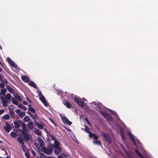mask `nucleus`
Here are the masks:
<instances>
[{"mask_svg":"<svg viewBox=\"0 0 158 158\" xmlns=\"http://www.w3.org/2000/svg\"><path fill=\"white\" fill-rule=\"evenodd\" d=\"M43 152L48 155H51L52 153L53 148L52 146H49L48 148L43 147L42 148Z\"/></svg>","mask_w":158,"mask_h":158,"instance_id":"nucleus-1","label":"nucleus"},{"mask_svg":"<svg viewBox=\"0 0 158 158\" xmlns=\"http://www.w3.org/2000/svg\"><path fill=\"white\" fill-rule=\"evenodd\" d=\"M92 137L94 139L93 141V143L94 144L101 146L102 143L100 141L98 140L99 137L97 135H96L95 134H94L92 136Z\"/></svg>","mask_w":158,"mask_h":158,"instance_id":"nucleus-2","label":"nucleus"},{"mask_svg":"<svg viewBox=\"0 0 158 158\" xmlns=\"http://www.w3.org/2000/svg\"><path fill=\"white\" fill-rule=\"evenodd\" d=\"M49 136L51 139L54 141V144L53 145V146L55 148L58 149V144H59L58 141L56 140L55 137L52 135H50Z\"/></svg>","mask_w":158,"mask_h":158,"instance_id":"nucleus-3","label":"nucleus"},{"mask_svg":"<svg viewBox=\"0 0 158 158\" xmlns=\"http://www.w3.org/2000/svg\"><path fill=\"white\" fill-rule=\"evenodd\" d=\"M101 134L105 140L108 143H110L111 142V139L107 134L103 131L102 132Z\"/></svg>","mask_w":158,"mask_h":158,"instance_id":"nucleus-4","label":"nucleus"},{"mask_svg":"<svg viewBox=\"0 0 158 158\" xmlns=\"http://www.w3.org/2000/svg\"><path fill=\"white\" fill-rule=\"evenodd\" d=\"M85 128L84 131L86 133L89 134V136L90 138H92V136L94 133H93L92 132L89 131V128L86 125H85Z\"/></svg>","mask_w":158,"mask_h":158,"instance_id":"nucleus-5","label":"nucleus"},{"mask_svg":"<svg viewBox=\"0 0 158 158\" xmlns=\"http://www.w3.org/2000/svg\"><path fill=\"white\" fill-rule=\"evenodd\" d=\"M7 60L9 64L11 65L13 67L16 68L17 67V66L15 64L14 61H13L10 57H8L7 58Z\"/></svg>","mask_w":158,"mask_h":158,"instance_id":"nucleus-6","label":"nucleus"},{"mask_svg":"<svg viewBox=\"0 0 158 158\" xmlns=\"http://www.w3.org/2000/svg\"><path fill=\"white\" fill-rule=\"evenodd\" d=\"M40 101L42 102V103L45 106H48V102H47V101L43 95L40 97Z\"/></svg>","mask_w":158,"mask_h":158,"instance_id":"nucleus-7","label":"nucleus"},{"mask_svg":"<svg viewBox=\"0 0 158 158\" xmlns=\"http://www.w3.org/2000/svg\"><path fill=\"white\" fill-rule=\"evenodd\" d=\"M4 129L8 132H9L10 130L12 129V127L9 124L6 123V126H4Z\"/></svg>","mask_w":158,"mask_h":158,"instance_id":"nucleus-8","label":"nucleus"},{"mask_svg":"<svg viewBox=\"0 0 158 158\" xmlns=\"http://www.w3.org/2000/svg\"><path fill=\"white\" fill-rule=\"evenodd\" d=\"M37 140L40 147L42 148H43L44 146V142L43 140L41 138L38 137L37 138Z\"/></svg>","mask_w":158,"mask_h":158,"instance_id":"nucleus-9","label":"nucleus"},{"mask_svg":"<svg viewBox=\"0 0 158 158\" xmlns=\"http://www.w3.org/2000/svg\"><path fill=\"white\" fill-rule=\"evenodd\" d=\"M9 114L11 116V117L12 118H14V116L15 115V112L14 111V109L13 108H10L9 107L8 108Z\"/></svg>","mask_w":158,"mask_h":158,"instance_id":"nucleus-10","label":"nucleus"},{"mask_svg":"<svg viewBox=\"0 0 158 158\" xmlns=\"http://www.w3.org/2000/svg\"><path fill=\"white\" fill-rule=\"evenodd\" d=\"M23 123V122L19 120L18 121H15L14 122V125L16 128H18L20 127V126Z\"/></svg>","mask_w":158,"mask_h":158,"instance_id":"nucleus-11","label":"nucleus"},{"mask_svg":"<svg viewBox=\"0 0 158 158\" xmlns=\"http://www.w3.org/2000/svg\"><path fill=\"white\" fill-rule=\"evenodd\" d=\"M128 135L129 136V138L130 139H131V140L134 143V144L135 145H136V143H135V139L133 137L132 134H131V133L130 132H128Z\"/></svg>","mask_w":158,"mask_h":158,"instance_id":"nucleus-12","label":"nucleus"},{"mask_svg":"<svg viewBox=\"0 0 158 158\" xmlns=\"http://www.w3.org/2000/svg\"><path fill=\"white\" fill-rule=\"evenodd\" d=\"M120 135L123 141L125 140L126 139V137L124 135V132L123 129L121 128L120 129Z\"/></svg>","mask_w":158,"mask_h":158,"instance_id":"nucleus-13","label":"nucleus"},{"mask_svg":"<svg viewBox=\"0 0 158 158\" xmlns=\"http://www.w3.org/2000/svg\"><path fill=\"white\" fill-rule=\"evenodd\" d=\"M23 135L26 141L27 142L30 140V138L29 135L27 134L26 132Z\"/></svg>","mask_w":158,"mask_h":158,"instance_id":"nucleus-14","label":"nucleus"},{"mask_svg":"<svg viewBox=\"0 0 158 158\" xmlns=\"http://www.w3.org/2000/svg\"><path fill=\"white\" fill-rule=\"evenodd\" d=\"M22 80L26 83L30 81L29 78L26 76H23L22 77Z\"/></svg>","mask_w":158,"mask_h":158,"instance_id":"nucleus-15","label":"nucleus"},{"mask_svg":"<svg viewBox=\"0 0 158 158\" xmlns=\"http://www.w3.org/2000/svg\"><path fill=\"white\" fill-rule=\"evenodd\" d=\"M34 133L38 136H41L42 134L41 132L38 129L36 128H35L34 130Z\"/></svg>","mask_w":158,"mask_h":158,"instance_id":"nucleus-16","label":"nucleus"},{"mask_svg":"<svg viewBox=\"0 0 158 158\" xmlns=\"http://www.w3.org/2000/svg\"><path fill=\"white\" fill-rule=\"evenodd\" d=\"M6 87L8 91L12 94H14L15 92L14 89L10 86L6 85Z\"/></svg>","mask_w":158,"mask_h":158,"instance_id":"nucleus-17","label":"nucleus"},{"mask_svg":"<svg viewBox=\"0 0 158 158\" xmlns=\"http://www.w3.org/2000/svg\"><path fill=\"white\" fill-rule=\"evenodd\" d=\"M29 85L35 88L36 89L37 88V86L36 84L32 81H30L29 83Z\"/></svg>","mask_w":158,"mask_h":158,"instance_id":"nucleus-18","label":"nucleus"},{"mask_svg":"<svg viewBox=\"0 0 158 158\" xmlns=\"http://www.w3.org/2000/svg\"><path fill=\"white\" fill-rule=\"evenodd\" d=\"M14 96L18 100L22 101V100L21 97L17 93H15L14 94Z\"/></svg>","mask_w":158,"mask_h":158,"instance_id":"nucleus-19","label":"nucleus"},{"mask_svg":"<svg viewBox=\"0 0 158 158\" xmlns=\"http://www.w3.org/2000/svg\"><path fill=\"white\" fill-rule=\"evenodd\" d=\"M28 107L29 110L32 112V113H35V109L32 107L31 105L29 104L28 105Z\"/></svg>","mask_w":158,"mask_h":158,"instance_id":"nucleus-20","label":"nucleus"},{"mask_svg":"<svg viewBox=\"0 0 158 158\" xmlns=\"http://www.w3.org/2000/svg\"><path fill=\"white\" fill-rule=\"evenodd\" d=\"M63 122L67 125H70L72 124V122L69 121V119H62Z\"/></svg>","mask_w":158,"mask_h":158,"instance_id":"nucleus-21","label":"nucleus"},{"mask_svg":"<svg viewBox=\"0 0 158 158\" xmlns=\"http://www.w3.org/2000/svg\"><path fill=\"white\" fill-rule=\"evenodd\" d=\"M35 126L40 129H43L44 128L43 126L38 122H35Z\"/></svg>","mask_w":158,"mask_h":158,"instance_id":"nucleus-22","label":"nucleus"},{"mask_svg":"<svg viewBox=\"0 0 158 158\" xmlns=\"http://www.w3.org/2000/svg\"><path fill=\"white\" fill-rule=\"evenodd\" d=\"M11 95L10 94H8L5 95V98L6 100H9V102H10V98Z\"/></svg>","mask_w":158,"mask_h":158,"instance_id":"nucleus-23","label":"nucleus"},{"mask_svg":"<svg viewBox=\"0 0 158 158\" xmlns=\"http://www.w3.org/2000/svg\"><path fill=\"white\" fill-rule=\"evenodd\" d=\"M17 141L19 142L22 145L23 144L24 142L23 139H22L21 138L19 137H18L17 138Z\"/></svg>","mask_w":158,"mask_h":158,"instance_id":"nucleus-24","label":"nucleus"},{"mask_svg":"<svg viewBox=\"0 0 158 158\" xmlns=\"http://www.w3.org/2000/svg\"><path fill=\"white\" fill-rule=\"evenodd\" d=\"M27 126L29 127V128L31 129H33L34 127L32 123L31 122L28 123L27 125Z\"/></svg>","mask_w":158,"mask_h":158,"instance_id":"nucleus-25","label":"nucleus"},{"mask_svg":"<svg viewBox=\"0 0 158 158\" xmlns=\"http://www.w3.org/2000/svg\"><path fill=\"white\" fill-rule=\"evenodd\" d=\"M6 91V88L2 89L1 90V93L3 94V95H4Z\"/></svg>","mask_w":158,"mask_h":158,"instance_id":"nucleus-26","label":"nucleus"},{"mask_svg":"<svg viewBox=\"0 0 158 158\" xmlns=\"http://www.w3.org/2000/svg\"><path fill=\"white\" fill-rule=\"evenodd\" d=\"M12 103L14 105H17L18 104V102L15 98H13L12 100Z\"/></svg>","mask_w":158,"mask_h":158,"instance_id":"nucleus-27","label":"nucleus"},{"mask_svg":"<svg viewBox=\"0 0 158 158\" xmlns=\"http://www.w3.org/2000/svg\"><path fill=\"white\" fill-rule=\"evenodd\" d=\"M20 126H21V127L23 129V130L25 131H26V132L27 131V130L26 129V124H25L24 123H23Z\"/></svg>","mask_w":158,"mask_h":158,"instance_id":"nucleus-28","label":"nucleus"},{"mask_svg":"<svg viewBox=\"0 0 158 158\" xmlns=\"http://www.w3.org/2000/svg\"><path fill=\"white\" fill-rule=\"evenodd\" d=\"M8 101L7 100L2 102V105L5 107H7L8 106L7 103Z\"/></svg>","mask_w":158,"mask_h":158,"instance_id":"nucleus-29","label":"nucleus"},{"mask_svg":"<svg viewBox=\"0 0 158 158\" xmlns=\"http://www.w3.org/2000/svg\"><path fill=\"white\" fill-rule=\"evenodd\" d=\"M10 135L11 136L15 138L17 136V134L15 132H11L10 133Z\"/></svg>","mask_w":158,"mask_h":158,"instance_id":"nucleus-30","label":"nucleus"},{"mask_svg":"<svg viewBox=\"0 0 158 158\" xmlns=\"http://www.w3.org/2000/svg\"><path fill=\"white\" fill-rule=\"evenodd\" d=\"M2 83L4 84L7 85V84L8 81L6 79H2Z\"/></svg>","mask_w":158,"mask_h":158,"instance_id":"nucleus-31","label":"nucleus"},{"mask_svg":"<svg viewBox=\"0 0 158 158\" xmlns=\"http://www.w3.org/2000/svg\"><path fill=\"white\" fill-rule=\"evenodd\" d=\"M59 144H58V149L56 148L57 150H54V152L55 153L56 155H58L59 154Z\"/></svg>","mask_w":158,"mask_h":158,"instance_id":"nucleus-32","label":"nucleus"},{"mask_svg":"<svg viewBox=\"0 0 158 158\" xmlns=\"http://www.w3.org/2000/svg\"><path fill=\"white\" fill-rule=\"evenodd\" d=\"M25 114L24 112H21V113L19 114V116L21 118H23L24 116L25 115Z\"/></svg>","mask_w":158,"mask_h":158,"instance_id":"nucleus-33","label":"nucleus"},{"mask_svg":"<svg viewBox=\"0 0 158 158\" xmlns=\"http://www.w3.org/2000/svg\"><path fill=\"white\" fill-rule=\"evenodd\" d=\"M22 147L23 151L26 153L27 152V149L26 146L24 144H23V145H22Z\"/></svg>","mask_w":158,"mask_h":158,"instance_id":"nucleus-34","label":"nucleus"},{"mask_svg":"<svg viewBox=\"0 0 158 158\" xmlns=\"http://www.w3.org/2000/svg\"><path fill=\"white\" fill-rule=\"evenodd\" d=\"M10 118L9 115L8 114H6L2 117V118Z\"/></svg>","mask_w":158,"mask_h":158,"instance_id":"nucleus-35","label":"nucleus"},{"mask_svg":"<svg viewBox=\"0 0 158 158\" xmlns=\"http://www.w3.org/2000/svg\"><path fill=\"white\" fill-rule=\"evenodd\" d=\"M29 114H30L31 117L32 118H37L35 114V116H34V114L30 112L29 113Z\"/></svg>","mask_w":158,"mask_h":158,"instance_id":"nucleus-36","label":"nucleus"},{"mask_svg":"<svg viewBox=\"0 0 158 158\" xmlns=\"http://www.w3.org/2000/svg\"><path fill=\"white\" fill-rule=\"evenodd\" d=\"M37 93L39 97H40L43 95L42 94L41 91L40 90H38L37 91Z\"/></svg>","mask_w":158,"mask_h":158,"instance_id":"nucleus-37","label":"nucleus"},{"mask_svg":"<svg viewBox=\"0 0 158 158\" xmlns=\"http://www.w3.org/2000/svg\"><path fill=\"white\" fill-rule=\"evenodd\" d=\"M19 130L22 133L23 135L26 132L25 131L20 129H19Z\"/></svg>","mask_w":158,"mask_h":158,"instance_id":"nucleus-38","label":"nucleus"},{"mask_svg":"<svg viewBox=\"0 0 158 158\" xmlns=\"http://www.w3.org/2000/svg\"><path fill=\"white\" fill-rule=\"evenodd\" d=\"M15 112L19 115L21 113L20 110L19 109H16L15 110Z\"/></svg>","mask_w":158,"mask_h":158,"instance_id":"nucleus-39","label":"nucleus"},{"mask_svg":"<svg viewBox=\"0 0 158 158\" xmlns=\"http://www.w3.org/2000/svg\"><path fill=\"white\" fill-rule=\"evenodd\" d=\"M135 152L139 156L141 154L137 149H135Z\"/></svg>","mask_w":158,"mask_h":158,"instance_id":"nucleus-40","label":"nucleus"},{"mask_svg":"<svg viewBox=\"0 0 158 158\" xmlns=\"http://www.w3.org/2000/svg\"><path fill=\"white\" fill-rule=\"evenodd\" d=\"M5 87V85L2 83H0V87L4 88Z\"/></svg>","mask_w":158,"mask_h":158,"instance_id":"nucleus-41","label":"nucleus"},{"mask_svg":"<svg viewBox=\"0 0 158 158\" xmlns=\"http://www.w3.org/2000/svg\"><path fill=\"white\" fill-rule=\"evenodd\" d=\"M18 107L21 109H22L23 107V106L21 104H19L18 105Z\"/></svg>","mask_w":158,"mask_h":158,"instance_id":"nucleus-42","label":"nucleus"},{"mask_svg":"<svg viewBox=\"0 0 158 158\" xmlns=\"http://www.w3.org/2000/svg\"><path fill=\"white\" fill-rule=\"evenodd\" d=\"M123 151L125 152V153L128 156V152H127L126 149L125 148H124L123 149Z\"/></svg>","mask_w":158,"mask_h":158,"instance_id":"nucleus-43","label":"nucleus"},{"mask_svg":"<svg viewBox=\"0 0 158 158\" xmlns=\"http://www.w3.org/2000/svg\"><path fill=\"white\" fill-rule=\"evenodd\" d=\"M1 99L2 101V102L3 101H5L7 100L6 98H5L4 97H2L1 98Z\"/></svg>","mask_w":158,"mask_h":158,"instance_id":"nucleus-44","label":"nucleus"},{"mask_svg":"<svg viewBox=\"0 0 158 158\" xmlns=\"http://www.w3.org/2000/svg\"><path fill=\"white\" fill-rule=\"evenodd\" d=\"M23 104L25 105H27L28 104V103L27 102L24 101L23 102Z\"/></svg>","mask_w":158,"mask_h":158,"instance_id":"nucleus-45","label":"nucleus"},{"mask_svg":"<svg viewBox=\"0 0 158 158\" xmlns=\"http://www.w3.org/2000/svg\"><path fill=\"white\" fill-rule=\"evenodd\" d=\"M85 121L87 123H88V124L89 125H90V123L89 122V119H85Z\"/></svg>","mask_w":158,"mask_h":158,"instance_id":"nucleus-46","label":"nucleus"},{"mask_svg":"<svg viewBox=\"0 0 158 158\" xmlns=\"http://www.w3.org/2000/svg\"><path fill=\"white\" fill-rule=\"evenodd\" d=\"M32 153L33 154L34 156H35L36 155V153L34 151H31Z\"/></svg>","mask_w":158,"mask_h":158,"instance_id":"nucleus-47","label":"nucleus"},{"mask_svg":"<svg viewBox=\"0 0 158 158\" xmlns=\"http://www.w3.org/2000/svg\"><path fill=\"white\" fill-rule=\"evenodd\" d=\"M26 99L30 103H32L31 101L30 100V99L28 98H26Z\"/></svg>","mask_w":158,"mask_h":158,"instance_id":"nucleus-48","label":"nucleus"},{"mask_svg":"<svg viewBox=\"0 0 158 158\" xmlns=\"http://www.w3.org/2000/svg\"><path fill=\"white\" fill-rule=\"evenodd\" d=\"M4 112V110H0V114H2Z\"/></svg>","mask_w":158,"mask_h":158,"instance_id":"nucleus-49","label":"nucleus"},{"mask_svg":"<svg viewBox=\"0 0 158 158\" xmlns=\"http://www.w3.org/2000/svg\"><path fill=\"white\" fill-rule=\"evenodd\" d=\"M22 109H23L25 111L27 109V108L25 106H23V107Z\"/></svg>","mask_w":158,"mask_h":158,"instance_id":"nucleus-50","label":"nucleus"},{"mask_svg":"<svg viewBox=\"0 0 158 158\" xmlns=\"http://www.w3.org/2000/svg\"><path fill=\"white\" fill-rule=\"evenodd\" d=\"M30 119H24V121L25 122H28Z\"/></svg>","mask_w":158,"mask_h":158,"instance_id":"nucleus-51","label":"nucleus"},{"mask_svg":"<svg viewBox=\"0 0 158 158\" xmlns=\"http://www.w3.org/2000/svg\"><path fill=\"white\" fill-rule=\"evenodd\" d=\"M139 156H140V158H144L143 156L141 154Z\"/></svg>","mask_w":158,"mask_h":158,"instance_id":"nucleus-52","label":"nucleus"},{"mask_svg":"<svg viewBox=\"0 0 158 158\" xmlns=\"http://www.w3.org/2000/svg\"><path fill=\"white\" fill-rule=\"evenodd\" d=\"M65 129L68 131H71V130L66 128V127H65Z\"/></svg>","mask_w":158,"mask_h":158,"instance_id":"nucleus-53","label":"nucleus"},{"mask_svg":"<svg viewBox=\"0 0 158 158\" xmlns=\"http://www.w3.org/2000/svg\"><path fill=\"white\" fill-rule=\"evenodd\" d=\"M26 157H27V158H29V155H28L27 154V153H26Z\"/></svg>","mask_w":158,"mask_h":158,"instance_id":"nucleus-54","label":"nucleus"},{"mask_svg":"<svg viewBox=\"0 0 158 158\" xmlns=\"http://www.w3.org/2000/svg\"><path fill=\"white\" fill-rule=\"evenodd\" d=\"M24 118H30L28 116H25Z\"/></svg>","mask_w":158,"mask_h":158,"instance_id":"nucleus-55","label":"nucleus"},{"mask_svg":"<svg viewBox=\"0 0 158 158\" xmlns=\"http://www.w3.org/2000/svg\"><path fill=\"white\" fill-rule=\"evenodd\" d=\"M2 79V75L0 74V80H1Z\"/></svg>","mask_w":158,"mask_h":158,"instance_id":"nucleus-56","label":"nucleus"},{"mask_svg":"<svg viewBox=\"0 0 158 158\" xmlns=\"http://www.w3.org/2000/svg\"><path fill=\"white\" fill-rule=\"evenodd\" d=\"M46 158H52L49 156H47L46 157Z\"/></svg>","mask_w":158,"mask_h":158,"instance_id":"nucleus-57","label":"nucleus"},{"mask_svg":"<svg viewBox=\"0 0 158 158\" xmlns=\"http://www.w3.org/2000/svg\"><path fill=\"white\" fill-rule=\"evenodd\" d=\"M106 119L108 121H109L110 120L111 121V120H113V119Z\"/></svg>","mask_w":158,"mask_h":158,"instance_id":"nucleus-58","label":"nucleus"},{"mask_svg":"<svg viewBox=\"0 0 158 158\" xmlns=\"http://www.w3.org/2000/svg\"><path fill=\"white\" fill-rule=\"evenodd\" d=\"M60 158H63L62 156L61 155H60Z\"/></svg>","mask_w":158,"mask_h":158,"instance_id":"nucleus-59","label":"nucleus"},{"mask_svg":"<svg viewBox=\"0 0 158 158\" xmlns=\"http://www.w3.org/2000/svg\"><path fill=\"white\" fill-rule=\"evenodd\" d=\"M60 152L61 151V148L60 147Z\"/></svg>","mask_w":158,"mask_h":158,"instance_id":"nucleus-60","label":"nucleus"},{"mask_svg":"<svg viewBox=\"0 0 158 158\" xmlns=\"http://www.w3.org/2000/svg\"><path fill=\"white\" fill-rule=\"evenodd\" d=\"M64 156H67V155H66V154H64Z\"/></svg>","mask_w":158,"mask_h":158,"instance_id":"nucleus-61","label":"nucleus"},{"mask_svg":"<svg viewBox=\"0 0 158 158\" xmlns=\"http://www.w3.org/2000/svg\"><path fill=\"white\" fill-rule=\"evenodd\" d=\"M9 158V156H7L6 158Z\"/></svg>","mask_w":158,"mask_h":158,"instance_id":"nucleus-62","label":"nucleus"},{"mask_svg":"<svg viewBox=\"0 0 158 158\" xmlns=\"http://www.w3.org/2000/svg\"><path fill=\"white\" fill-rule=\"evenodd\" d=\"M57 158H59V155L58 156Z\"/></svg>","mask_w":158,"mask_h":158,"instance_id":"nucleus-63","label":"nucleus"},{"mask_svg":"<svg viewBox=\"0 0 158 158\" xmlns=\"http://www.w3.org/2000/svg\"><path fill=\"white\" fill-rule=\"evenodd\" d=\"M50 119V120H51L52 122V119Z\"/></svg>","mask_w":158,"mask_h":158,"instance_id":"nucleus-64","label":"nucleus"}]
</instances>
